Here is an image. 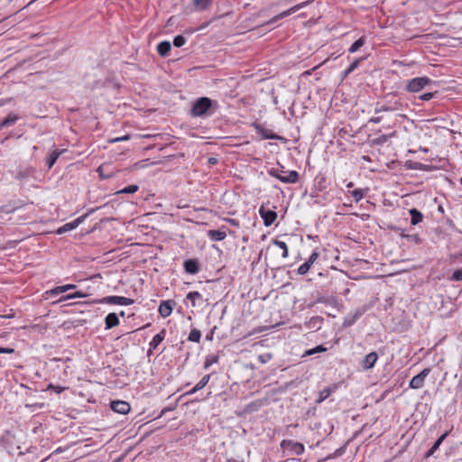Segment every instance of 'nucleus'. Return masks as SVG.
I'll use <instances>...</instances> for the list:
<instances>
[{"label":"nucleus","instance_id":"1","mask_svg":"<svg viewBox=\"0 0 462 462\" xmlns=\"http://www.w3.org/2000/svg\"><path fill=\"white\" fill-rule=\"evenodd\" d=\"M212 100L209 97H202L195 100L190 115L193 117H202L208 115L210 107L212 106Z\"/></svg>","mask_w":462,"mask_h":462},{"label":"nucleus","instance_id":"2","mask_svg":"<svg viewBox=\"0 0 462 462\" xmlns=\"http://www.w3.org/2000/svg\"><path fill=\"white\" fill-rule=\"evenodd\" d=\"M278 169L272 168L268 171L269 175L278 179L283 183H296L299 180V173L296 171H290L286 174H282Z\"/></svg>","mask_w":462,"mask_h":462},{"label":"nucleus","instance_id":"3","mask_svg":"<svg viewBox=\"0 0 462 462\" xmlns=\"http://www.w3.org/2000/svg\"><path fill=\"white\" fill-rule=\"evenodd\" d=\"M281 448L284 452L298 456L303 454L305 450L303 444L291 439H283L281 443Z\"/></svg>","mask_w":462,"mask_h":462},{"label":"nucleus","instance_id":"4","mask_svg":"<svg viewBox=\"0 0 462 462\" xmlns=\"http://www.w3.org/2000/svg\"><path fill=\"white\" fill-rule=\"evenodd\" d=\"M312 2V0H308V1H305V2H302V3H300L291 8H289L288 10H285L280 14H278L277 15H274L272 19H270L269 21H267L265 23V24H272L273 23H276L278 22L279 20L282 19V18H285L289 15H291V14L300 10L301 8H304L306 7L307 5H309L310 3Z\"/></svg>","mask_w":462,"mask_h":462},{"label":"nucleus","instance_id":"5","mask_svg":"<svg viewBox=\"0 0 462 462\" xmlns=\"http://www.w3.org/2000/svg\"><path fill=\"white\" fill-rule=\"evenodd\" d=\"M431 80L427 77H418L409 80L406 89L409 92L416 93L420 91L425 86L430 84Z\"/></svg>","mask_w":462,"mask_h":462},{"label":"nucleus","instance_id":"6","mask_svg":"<svg viewBox=\"0 0 462 462\" xmlns=\"http://www.w3.org/2000/svg\"><path fill=\"white\" fill-rule=\"evenodd\" d=\"M403 104L401 101L395 100L393 102H388L385 105L377 106L374 109L376 114L382 112H395V111H402Z\"/></svg>","mask_w":462,"mask_h":462},{"label":"nucleus","instance_id":"7","mask_svg":"<svg viewBox=\"0 0 462 462\" xmlns=\"http://www.w3.org/2000/svg\"><path fill=\"white\" fill-rule=\"evenodd\" d=\"M101 303L115 304V305H131L134 303V300L123 296H106L100 300Z\"/></svg>","mask_w":462,"mask_h":462},{"label":"nucleus","instance_id":"8","mask_svg":"<svg viewBox=\"0 0 462 462\" xmlns=\"http://www.w3.org/2000/svg\"><path fill=\"white\" fill-rule=\"evenodd\" d=\"M430 372V368H424L420 374L413 376L410 381L409 386L411 389H420L423 386L425 378L429 375Z\"/></svg>","mask_w":462,"mask_h":462},{"label":"nucleus","instance_id":"9","mask_svg":"<svg viewBox=\"0 0 462 462\" xmlns=\"http://www.w3.org/2000/svg\"><path fill=\"white\" fill-rule=\"evenodd\" d=\"M259 214L266 226H272L277 218V213L275 211L266 209L263 206L259 208Z\"/></svg>","mask_w":462,"mask_h":462},{"label":"nucleus","instance_id":"10","mask_svg":"<svg viewBox=\"0 0 462 462\" xmlns=\"http://www.w3.org/2000/svg\"><path fill=\"white\" fill-rule=\"evenodd\" d=\"M88 214L82 215L79 217L76 218L75 220H73L69 223H66L65 225H63L62 226L58 228L56 233L58 235H61L68 231L77 228L85 220V218L88 217Z\"/></svg>","mask_w":462,"mask_h":462},{"label":"nucleus","instance_id":"11","mask_svg":"<svg viewBox=\"0 0 462 462\" xmlns=\"http://www.w3.org/2000/svg\"><path fill=\"white\" fill-rule=\"evenodd\" d=\"M254 129L258 134L262 135L263 139H270V140H280L281 137L274 134L272 130L265 128L262 125L254 123Z\"/></svg>","mask_w":462,"mask_h":462},{"label":"nucleus","instance_id":"12","mask_svg":"<svg viewBox=\"0 0 462 462\" xmlns=\"http://www.w3.org/2000/svg\"><path fill=\"white\" fill-rule=\"evenodd\" d=\"M111 409L117 413L120 414H127L130 410L131 406L127 402L125 401H114L111 402Z\"/></svg>","mask_w":462,"mask_h":462},{"label":"nucleus","instance_id":"13","mask_svg":"<svg viewBox=\"0 0 462 462\" xmlns=\"http://www.w3.org/2000/svg\"><path fill=\"white\" fill-rule=\"evenodd\" d=\"M174 305H175V301L174 300H169L162 301L160 306H159V309H158V311H159L160 315L162 318L169 317L171 314V312H172Z\"/></svg>","mask_w":462,"mask_h":462},{"label":"nucleus","instance_id":"14","mask_svg":"<svg viewBox=\"0 0 462 462\" xmlns=\"http://www.w3.org/2000/svg\"><path fill=\"white\" fill-rule=\"evenodd\" d=\"M378 359V355L376 352H371L367 354L362 361V366L365 370H369L374 367L375 362Z\"/></svg>","mask_w":462,"mask_h":462},{"label":"nucleus","instance_id":"15","mask_svg":"<svg viewBox=\"0 0 462 462\" xmlns=\"http://www.w3.org/2000/svg\"><path fill=\"white\" fill-rule=\"evenodd\" d=\"M184 268H185V271L188 273H190V274H195L199 270L198 261L197 260H193V259H189V260L185 261Z\"/></svg>","mask_w":462,"mask_h":462},{"label":"nucleus","instance_id":"16","mask_svg":"<svg viewBox=\"0 0 462 462\" xmlns=\"http://www.w3.org/2000/svg\"><path fill=\"white\" fill-rule=\"evenodd\" d=\"M208 236L212 241H222L226 238V233L224 229L208 230Z\"/></svg>","mask_w":462,"mask_h":462},{"label":"nucleus","instance_id":"17","mask_svg":"<svg viewBox=\"0 0 462 462\" xmlns=\"http://www.w3.org/2000/svg\"><path fill=\"white\" fill-rule=\"evenodd\" d=\"M409 214L411 216V224L412 226H416L420 223L423 219V215L417 208H411L409 210Z\"/></svg>","mask_w":462,"mask_h":462},{"label":"nucleus","instance_id":"18","mask_svg":"<svg viewBox=\"0 0 462 462\" xmlns=\"http://www.w3.org/2000/svg\"><path fill=\"white\" fill-rule=\"evenodd\" d=\"M106 328L110 329L119 324V319L116 313H109L105 319Z\"/></svg>","mask_w":462,"mask_h":462},{"label":"nucleus","instance_id":"19","mask_svg":"<svg viewBox=\"0 0 462 462\" xmlns=\"http://www.w3.org/2000/svg\"><path fill=\"white\" fill-rule=\"evenodd\" d=\"M75 288H76V285H74V284H66V285L58 286L54 289H51V290L48 291L47 293L50 295H58V294L64 293V292H66L69 290L75 289Z\"/></svg>","mask_w":462,"mask_h":462},{"label":"nucleus","instance_id":"20","mask_svg":"<svg viewBox=\"0 0 462 462\" xmlns=\"http://www.w3.org/2000/svg\"><path fill=\"white\" fill-rule=\"evenodd\" d=\"M448 432H444L434 443V445L429 449V451L426 454V457H431L436 450L439 448L441 443L444 441V439L448 437Z\"/></svg>","mask_w":462,"mask_h":462},{"label":"nucleus","instance_id":"21","mask_svg":"<svg viewBox=\"0 0 462 462\" xmlns=\"http://www.w3.org/2000/svg\"><path fill=\"white\" fill-rule=\"evenodd\" d=\"M165 335H166V331L165 329H162L160 333L156 334L152 341L150 342V348L151 349H155L157 348V346L162 342V340L164 339L165 337Z\"/></svg>","mask_w":462,"mask_h":462},{"label":"nucleus","instance_id":"22","mask_svg":"<svg viewBox=\"0 0 462 462\" xmlns=\"http://www.w3.org/2000/svg\"><path fill=\"white\" fill-rule=\"evenodd\" d=\"M171 45L170 42L164 41L158 44L157 51L161 56L165 57L168 55L169 51H171Z\"/></svg>","mask_w":462,"mask_h":462},{"label":"nucleus","instance_id":"23","mask_svg":"<svg viewBox=\"0 0 462 462\" xmlns=\"http://www.w3.org/2000/svg\"><path fill=\"white\" fill-rule=\"evenodd\" d=\"M19 119L18 116L14 114V113H10L5 119L2 120V122L0 123V127H6V126H10V125H13L16 123V121Z\"/></svg>","mask_w":462,"mask_h":462},{"label":"nucleus","instance_id":"24","mask_svg":"<svg viewBox=\"0 0 462 462\" xmlns=\"http://www.w3.org/2000/svg\"><path fill=\"white\" fill-rule=\"evenodd\" d=\"M61 153H62V151H60L57 149L52 151V152L50 154V156L47 159V164H48L49 169H51L55 164L57 159L59 158V156Z\"/></svg>","mask_w":462,"mask_h":462},{"label":"nucleus","instance_id":"25","mask_svg":"<svg viewBox=\"0 0 462 462\" xmlns=\"http://www.w3.org/2000/svg\"><path fill=\"white\" fill-rule=\"evenodd\" d=\"M273 244L282 249V255L283 258H287L288 257L289 250H288V246H287L285 242L280 241L278 239H274V240H273Z\"/></svg>","mask_w":462,"mask_h":462},{"label":"nucleus","instance_id":"26","mask_svg":"<svg viewBox=\"0 0 462 462\" xmlns=\"http://www.w3.org/2000/svg\"><path fill=\"white\" fill-rule=\"evenodd\" d=\"M139 189L138 185L132 184L129 185L116 192V194H133Z\"/></svg>","mask_w":462,"mask_h":462},{"label":"nucleus","instance_id":"27","mask_svg":"<svg viewBox=\"0 0 462 462\" xmlns=\"http://www.w3.org/2000/svg\"><path fill=\"white\" fill-rule=\"evenodd\" d=\"M365 44V38L361 37L356 40L348 49L350 53L356 52L358 49H360Z\"/></svg>","mask_w":462,"mask_h":462},{"label":"nucleus","instance_id":"28","mask_svg":"<svg viewBox=\"0 0 462 462\" xmlns=\"http://www.w3.org/2000/svg\"><path fill=\"white\" fill-rule=\"evenodd\" d=\"M84 297H86L85 293H83L82 291H76L74 293H71V294H69V295L61 297L59 300V302H61V301H64V300H70V299L84 298Z\"/></svg>","mask_w":462,"mask_h":462},{"label":"nucleus","instance_id":"29","mask_svg":"<svg viewBox=\"0 0 462 462\" xmlns=\"http://www.w3.org/2000/svg\"><path fill=\"white\" fill-rule=\"evenodd\" d=\"M188 300L191 301L192 306H196V300L202 298V295L199 291H190L187 294L186 297Z\"/></svg>","mask_w":462,"mask_h":462},{"label":"nucleus","instance_id":"30","mask_svg":"<svg viewBox=\"0 0 462 462\" xmlns=\"http://www.w3.org/2000/svg\"><path fill=\"white\" fill-rule=\"evenodd\" d=\"M200 337H201V333H200V331H199V329L194 328V329H192V330L190 331V333H189V335L188 339H189V341L199 343V340H200Z\"/></svg>","mask_w":462,"mask_h":462},{"label":"nucleus","instance_id":"31","mask_svg":"<svg viewBox=\"0 0 462 462\" xmlns=\"http://www.w3.org/2000/svg\"><path fill=\"white\" fill-rule=\"evenodd\" d=\"M407 167L411 170H426L428 168L427 165L418 162H407Z\"/></svg>","mask_w":462,"mask_h":462},{"label":"nucleus","instance_id":"32","mask_svg":"<svg viewBox=\"0 0 462 462\" xmlns=\"http://www.w3.org/2000/svg\"><path fill=\"white\" fill-rule=\"evenodd\" d=\"M327 349L323 346H318L314 348H311V349H309L307 350L303 356H312L314 354H317V353H322V352H325Z\"/></svg>","mask_w":462,"mask_h":462},{"label":"nucleus","instance_id":"33","mask_svg":"<svg viewBox=\"0 0 462 462\" xmlns=\"http://www.w3.org/2000/svg\"><path fill=\"white\" fill-rule=\"evenodd\" d=\"M331 393V391L329 388H326L319 393V396L317 399V402L320 403L323 401H325Z\"/></svg>","mask_w":462,"mask_h":462},{"label":"nucleus","instance_id":"34","mask_svg":"<svg viewBox=\"0 0 462 462\" xmlns=\"http://www.w3.org/2000/svg\"><path fill=\"white\" fill-rule=\"evenodd\" d=\"M210 379V374L204 375L200 381L195 385V390H201L203 389L208 383Z\"/></svg>","mask_w":462,"mask_h":462},{"label":"nucleus","instance_id":"35","mask_svg":"<svg viewBox=\"0 0 462 462\" xmlns=\"http://www.w3.org/2000/svg\"><path fill=\"white\" fill-rule=\"evenodd\" d=\"M211 4V0H194V5L200 10L207 9Z\"/></svg>","mask_w":462,"mask_h":462},{"label":"nucleus","instance_id":"36","mask_svg":"<svg viewBox=\"0 0 462 462\" xmlns=\"http://www.w3.org/2000/svg\"><path fill=\"white\" fill-rule=\"evenodd\" d=\"M360 60H355L344 72V77L353 72L359 65Z\"/></svg>","mask_w":462,"mask_h":462},{"label":"nucleus","instance_id":"37","mask_svg":"<svg viewBox=\"0 0 462 462\" xmlns=\"http://www.w3.org/2000/svg\"><path fill=\"white\" fill-rule=\"evenodd\" d=\"M186 42V39L182 36V35H177L174 39H173V45L175 47H182Z\"/></svg>","mask_w":462,"mask_h":462},{"label":"nucleus","instance_id":"38","mask_svg":"<svg viewBox=\"0 0 462 462\" xmlns=\"http://www.w3.org/2000/svg\"><path fill=\"white\" fill-rule=\"evenodd\" d=\"M352 197L356 202H358L364 198V191L360 189H354L352 191Z\"/></svg>","mask_w":462,"mask_h":462},{"label":"nucleus","instance_id":"39","mask_svg":"<svg viewBox=\"0 0 462 462\" xmlns=\"http://www.w3.org/2000/svg\"><path fill=\"white\" fill-rule=\"evenodd\" d=\"M319 252L313 251L309 259L305 262L306 263H309V265L311 267L312 264L316 262V260L319 258Z\"/></svg>","mask_w":462,"mask_h":462},{"label":"nucleus","instance_id":"40","mask_svg":"<svg viewBox=\"0 0 462 462\" xmlns=\"http://www.w3.org/2000/svg\"><path fill=\"white\" fill-rule=\"evenodd\" d=\"M217 360H218V358L216 356L208 357L206 359L205 363H204V368L208 369L210 365H212L213 364L217 363Z\"/></svg>","mask_w":462,"mask_h":462},{"label":"nucleus","instance_id":"41","mask_svg":"<svg viewBox=\"0 0 462 462\" xmlns=\"http://www.w3.org/2000/svg\"><path fill=\"white\" fill-rule=\"evenodd\" d=\"M310 266L309 265V263H304L299 266L298 273L300 275H304L310 271Z\"/></svg>","mask_w":462,"mask_h":462},{"label":"nucleus","instance_id":"42","mask_svg":"<svg viewBox=\"0 0 462 462\" xmlns=\"http://www.w3.org/2000/svg\"><path fill=\"white\" fill-rule=\"evenodd\" d=\"M452 278L455 281H461L462 280V270H456L452 274Z\"/></svg>","mask_w":462,"mask_h":462},{"label":"nucleus","instance_id":"43","mask_svg":"<svg viewBox=\"0 0 462 462\" xmlns=\"http://www.w3.org/2000/svg\"><path fill=\"white\" fill-rule=\"evenodd\" d=\"M105 171V165H100V166L98 167V169H97V171H98L99 175L101 176V178H103V179H107V178H109V177H110V175H109V174H105V171Z\"/></svg>","mask_w":462,"mask_h":462},{"label":"nucleus","instance_id":"44","mask_svg":"<svg viewBox=\"0 0 462 462\" xmlns=\"http://www.w3.org/2000/svg\"><path fill=\"white\" fill-rule=\"evenodd\" d=\"M434 96V93L432 92H428V93H424L422 95L420 96V98L421 100H425V101H428V100H430Z\"/></svg>","mask_w":462,"mask_h":462},{"label":"nucleus","instance_id":"45","mask_svg":"<svg viewBox=\"0 0 462 462\" xmlns=\"http://www.w3.org/2000/svg\"><path fill=\"white\" fill-rule=\"evenodd\" d=\"M14 352V348L0 347V354H13Z\"/></svg>","mask_w":462,"mask_h":462},{"label":"nucleus","instance_id":"46","mask_svg":"<svg viewBox=\"0 0 462 462\" xmlns=\"http://www.w3.org/2000/svg\"><path fill=\"white\" fill-rule=\"evenodd\" d=\"M271 355H266V356H258V359L260 360V362L262 363H265L266 361L270 360L271 359Z\"/></svg>","mask_w":462,"mask_h":462},{"label":"nucleus","instance_id":"47","mask_svg":"<svg viewBox=\"0 0 462 462\" xmlns=\"http://www.w3.org/2000/svg\"><path fill=\"white\" fill-rule=\"evenodd\" d=\"M129 139V136L128 135H124L122 137H117V138H115L113 139L111 142L113 143H117V142H122V141H125V140H128Z\"/></svg>","mask_w":462,"mask_h":462},{"label":"nucleus","instance_id":"48","mask_svg":"<svg viewBox=\"0 0 462 462\" xmlns=\"http://www.w3.org/2000/svg\"><path fill=\"white\" fill-rule=\"evenodd\" d=\"M382 121V116H374L370 118L369 122L374 124H379Z\"/></svg>","mask_w":462,"mask_h":462},{"label":"nucleus","instance_id":"49","mask_svg":"<svg viewBox=\"0 0 462 462\" xmlns=\"http://www.w3.org/2000/svg\"><path fill=\"white\" fill-rule=\"evenodd\" d=\"M26 407H32V408H42L44 406V403H33V404H26Z\"/></svg>","mask_w":462,"mask_h":462},{"label":"nucleus","instance_id":"50","mask_svg":"<svg viewBox=\"0 0 462 462\" xmlns=\"http://www.w3.org/2000/svg\"><path fill=\"white\" fill-rule=\"evenodd\" d=\"M227 222L230 223L232 226H238V222L236 219L229 218V219H227Z\"/></svg>","mask_w":462,"mask_h":462},{"label":"nucleus","instance_id":"51","mask_svg":"<svg viewBox=\"0 0 462 462\" xmlns=\"http://www.w3.org/2000/svg\"><path fill=\"white\" fill-rule=\"evenodd\" d=\"M199 390H195V386L189 390V392L186 393V395H191V394H194L195 393L199 392Z\"/></svg>","mask_w":462,"mask_h":462},{"label":"nucleus","instance_id":"52","mask_svg":"<svg viewBox=\"0 0 462 462\" xmlns=\"http://www.w3.org/2000/svg\"><path fill=\"white\" fill-rule=\"evenodd\" d=\"M14 313H10V314H7V315L0 316V318H2V319H11V318H14Z\"/></svg>","mask_w":462,"mask_h":462},{"label":"nucleus","instance_id":"53","mask_svg":"<svg viewBox=\"0 0 462 462\" xmlns=\"http://www.w3.org/2000/svg\"><path fill=\"white\" fill-rule=\"evenodd\" d=\"M208 162L212 164L216 163L217 162V159L215 158H209Z\"/></svg>","mask_w":462,"mask_h":462},{"label":"nucleus","instance_id":"54","mask_svg":"<svg viewBox=\"0 0 462 462\" xmlns=\"http://www.w3.org/2000/svg\"><path fill=\"white\" fill-rule=\"evenodd\" d=\"M353 185H354V184H353V182H349V183H347L346 187H347V188H352V187H353Z\"/></svg>","mask_w":462,"mask_h":462},{"label":"nucleus","instance_id":"55","mask_svg":"<svg viewBox=\"0 0 462 462\" xmlns=\"http://www.w3.org/2000/svg\"><path fill=\"white\" fill-rule=\"evenodd\" d=\"M320 319L319 317H316V318H313L311 320H314V321H318Z\"/></svg>","mask_w":462,"mask_h":462},{"label":"nucleus","instance_id":"56","mask_svg":"<svg viewBox=\"0 0 462 462\" xmlns=\"http://www.w3.org/2000/svg\"><path fill=\"white\" fill-rule=\"evenodd\" d=\"M399 116L403 117V118H406V116H405V115H403V114H399Z\"/></svg>","mask_w":462,"mask_h":462},{"label":"nucleus","instance_id":"57","mask_svg":"<svg viewBox=\"0 0 462 462\" xmlns=\"http://www.w3.org/2000/svg\"><path fill=\"white\" fill-rule=\"evenodd\" d=\"M120 315L124 317V316H125V312H124V311H121V312H120Z\"/></svg>","mask_w":462,"mask_h":462},{"label":"nucleus","instance_id":"58","mask_svg":"<svg viewBox=\"0 0 462 462\" xmlns=\"http://www.w3.org/2000/svg\"><path fill=\"white\" fill-rule=\"evenodd\" d=\"M166 411V409H163L162 411V414H163Z\"/></svg>","mask_w":462,"mask_h":462},{"label":"nucleus","instance_id":"59","mask_svg":"<svg viewBox=\"0 0 462 462\" xmlns=\"http://www.w3.org/2000/svg\"><path fill=\"white\" fill-rule=\"evenodd\" d=\"M4 127H0V131L3 129Z\"/></svg>","mask_w":462,"mask_h":462}]
</instances>
